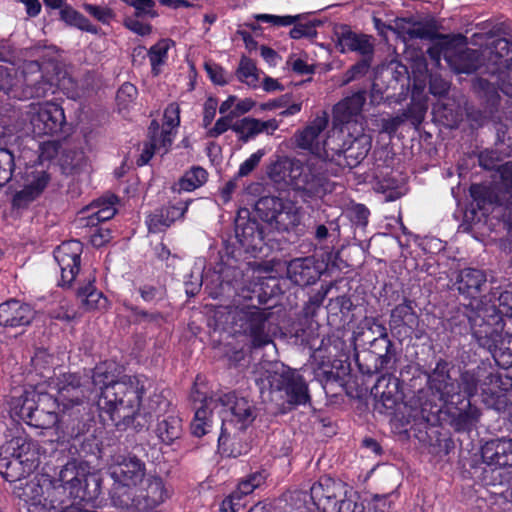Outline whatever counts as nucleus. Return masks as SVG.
Returning <instances> with one entry per match:
<instances>
[{
	"instance_id": "864d4df0",
	"label": "nucleus",
	"mask_w": 512,
	"mask_h": 512,
	"mask_svg": "<svg viewBox=\"0 0 512 512\" xmlns=\"http://www.w3.org/2000/svg\"><path fill=\"white\" fill-rule=\"evenodd\" d=\"M189 400L193 409L197 407H210L213 401L211 390L205 378L198 374L194 380L189 394Z\"/></svg>"
},
{
	"instance_id": "5701e85b",
	"label": "nucleus",
	"mask_w": 512,
	"mask_h": 512,
	"mask_svg": "<svg viewBox=\"0 0 512 512\" xmlns=\"http://www.w3.org/2000/svg\"><path fill=\"white\" fill-rule=\"evenodd\" d=\"M348 492L347 485L329 476L320 477L310 487V498L318 512L335 511L337 501Z\"/></svg>"
},
{
	"instance_id": "6e6552de",
	"label": "nucleus",
	"mask_w": 512,
	"mask_h": 512,
	"mask_svg": "<svg viewBox=\"0 0 512 512\" xmlns=\"http://www.w3.org/2000/svg\"><path fill=\"white\" fill-rule=\"evenodd\" d=\"M291 187L305 203L322 199L335 188L326 164L318 162L301 163Z\"/></svg>"
},
{
	"instance_id": "7c9ffc66",
	"label": "nucleus",
	"mask_w": 512,
	"mask_h": 512,
	"mask_svg": "<svg viewBox=\"0 0 512 512\" xmlns=\"http://www.w3.org/2000/svg\"><path fill=\"white\" fill-rule=\"evenodd\" d=\"M55 387L57 396L54 397L58 400L62 409L83 404L86 389L82 384L80 375L63 373L56 379Z\"/></svg>"
},
{
	"instance_id": "13d9d810",
	"label": "nucleus",
	"mask_w": 512,
	"mask_h": 512,
	"mask_svg": "<svg viewBox=\"0 0 512 512\" xmlns=\"http://www.w3.org/2000/svg\"><path fill=\"white\" fill-rule=\"evenodd\" d=\"M124 309L131 314V322L135 325L142 323H159L163 319V315L159 311H149L138 305L131 303L129 300L122 302Z\"/></svg>"
},
{
	"instance_id": "9d476101",
	"label": "nucleus",
	"mask_w": 512,
	"mask_h": 512,
	"mask_svg": "<svg viewBox=\"0 0 512 512\" xmlns=\"http://www.w3.org/2000/svg\"><path fill=\"white\" fill-rule=\"evenodd\" d=\"M270 313L257 306H244L235 309L232 315V328L235 333L247 336L253 348H262L272 343L267 331Z\"/></svg>"
},
{
	"instance_id": "c9c22d12",
	"label": "nucleus",
	"mask_w": 512,
	"mask_h": 512,
	"mask_svg": "<svg viewBox=\"0 0 512 512\" xmlns=\"http://www.w3.org/2000/svg\"><path fill=\"white\" fill-rule=\"evenodd\" d=\"M34 318L32 307L16 299L0 304V326L19 327L29 325Z\"/></svg>"
},
{
	"instance_id": "72a5a7b5",
	"label": "nucleus",
	"mask_w": 512,
	"mask_h": 512,
	"mask_svg": "<svg viewBox=\"0 0 512 512\" xmlns=\"http://www.w3.org/2000/svg\"><path fill=\"white\" fill-rule=\"evenodd\" d=\"M366 95V90H359L336 103L332 110L333 125L341 127L354 121L363 109Z\"/></svg>"
},
{
	"instance_id": "f257e3e1",
	"label": "nucleus",
	"mask_w": 512,
	"mask_h": 512,
	"mask_svg": "<svg viewBox=\"0 0 512 512\" xmlns=\"http://www.w3.org/2000/svg\"><path fill=\"white\" fill-rule=\"evenodd\" d=\"M92 383L99 388L97 406L100 417L111 421L118 431L132 428L136 432L147 424L140 423L138 407L142 402L145 386L138 375H123L115 380L106 362L97 364L92 370Z\"/></svg>"
},
{
	"instance_id": "774afa93",
	"label": "nucleus",
	"mask_w": 512,
	"mask_h": 512,
	"mask_svg": "<svg viewBox=\"0 0 512 512\" xmlns=\"http://www.w3.org/2000/svg\"><path fill=\"white\" fill-rule=\"evenodd\" d=\"M236 77L242 83L256 87L259 77L255 62L251 58L243 55L236 70Z\"/></svg>"
},
{
	"instance_id": "a878e982",
	"label": "nucleus",
	"mask_w": 512,
	"mask_h": 512,
	"mask_svg": "<svg viewBox=\"0 0 512 512\" xmlns=\"http://www.w3.org/2000/svg\"><path fill=\"white\" fill-rule=\"evenodd\" d=\"M454 369L452 362L438 359L435 368L428 374V386L430 390L439 396L440 400H447L457 395L458 381L451 376Z\"/></svg>"
},
{
	"instance_id": "393cba45",
	"label": "nucleus",
	"mask_w": 512,
	"mask_h": 512,
	"mask_svg": "<svg viewBox=\"0 0 512 512\" xmlns=\"http://www.w3.org/2000/svg\"><path fill=\"white\" fill-rule=\"evenodd\" d=\"M193 199L179 200L155 209L146 216L145 223L149 233L166 231L176 220L184 218Z\"/></svg>"
},
{
	"instance_id": "f03ea898",
	"label": "nucleus",
	"mask_w": 512,
	"mask_h": 512,
	"mask_svg": "<svg viewBox=\"0 0 512 512\" xmlns=\"http://www.w3.org/2000/svg\"><path fill=\"white\" fill-rule=\"evenodd\" d=\"M458 385L457 394L470 400L480 389L483 403L498 412L512 404V377L494 371L491 366L483 364L463 371Z\"/></svg>"
},
{
	"instance_id": "aec40b11",
	"label": "nucleus",
	"mask_w": 512,
	"mask_h": 512,
	"mask_svg": "<svg viewBox=\"0 0 512 512\" xmlns=\"http://www.w3.org/2000/svg\"><path fill=\"white\" fill-rule=\"evenodd\" d=\"M444 402L446 403L447 421L454 431L470 432L476 427L481 413L470 399L462 398L460 394H457Z\"/></svg>"
},
{
	"instance_id": "423d86ee",
	"label": "nucleus",
	"mask_w": 512,
	"mask_h": 512,
	"mask_svg": "<svg viewBox=\"0 0 512 512\" xmlns=\"http://www.w3.org/2000/svg\"><path fill=\"white\" fill-rule=\"evenodd\" d=\"M172 491L159 475H147L131 493L118 490L115 506L123 512H160L161 506L171 497Z\"/></svg>"
},
{
	"instance_id": "473e14b6",
	"label": "nucleus",
	"mask_w": 512,
	"mask_h": 512,
	"mask_svg": "<svg viewBox=\"0 0 512 512\" xmlns=\"http://www.w3.org/2000/svg\"><path fill=\"white\" fill-rule=\"evenodd\" d=\"M336 47L341 53L358 52L362 56L374 55V46L370 36L357 34L350 26L341 24L334 31Z\"/></svg>"
},
{
	"instance_id": "2eb2a0df",
	"label": "nucleus",
	"mask_w": 512,
	"mask_h": 512,
	"mask_svg": "<svg viewBox=\"0 0 512 512\" xmlns=\"http://www.w3.org/2000/svg\"><path fill=\"white\" fill-rule=\"evenodd\" d=\"M471 330L472 336L482 348L487 349L495 362L504 369L512 367V334L503 335V328L484 325Z\"/></svg>"
},
{
	"instance_id": "2f4dec72",
	"label": "nucleus",
	"mask_w": 512,
	"mask_h": 512,
	"mask_svg": "<svg viewBox=\"0 0 512 512\" xmlns=\"http://www.w3.org/2000/svg\"><path fill=\"white\" fill-rule=\"evenodd\" d=\"M469 193L472 198V206H474L473 211L477 209L483 216H488L496 208H502V216L507 221L505 195H501L498 190L490 186L478 183L471 184Z\"/></svg>"
},
{
	"instance_id": "de8ad7c7",
	"label": "nucleus",
	"mask_w": 512,
	"mask_h": 512,
	"mask_svg": "<svg viewBox=\"0 0 512 512\" xmlns=\"http://www.w3.org/2000/svg\"><path fill=\"white\" fill-rule=\"evenodd\" d=\"M301 163L298 159L281 158L270 165L268 175L274 182L283 181L292 185Z\"/></svg>"
},
{
	"instance_id": "680f3d73",
	"label": "nucleus",
	"mask_w": 512,
	"mask_h": 512,
	"mask_svg": "<svg viewBox=\"0 0 512 512\" xmlns=\"http://www.w3.org/2000/svg\"><path fill=\"white\" fill-rule=\"evenodd\" d=\"M319 329L320 326L318 323H315V327L313 323H311L307 329H301L296 333L301 343L314 353H321L325 346V338L321 337Z\"/></svg>"
},
{
	"instance_id": "9b49d317",
	"label": "nucleus",
	"mask_w": 512,
	"mask_h": 512,
	"mask_svg": "<svg viewBox=\"0 0 512 512\" xmlns=\"http://www.w3.org/2000/svg\"><path fill=\"white\" fill-rule=\"evenodd\" d=\"M491 303L490 309H483L482 306L479 310L470 309L467 314V323L470 330L477 326L482 328L484 325H489L492 328L496 324L504 328V317L512 319V292L508 290H500L496 288L488 295L484 296V305Z\"/></svg>"
},
{
	"instance_id": "a211bd4d",
	"label": "nucleus",
	"mask_w": 512,
	"mask_h": 512,
	"mask_svg": "<svg viewBox=\"0 0 512 512\" xmlns=\"http://www.w3.org/2000/svg\"><path fill=\"white\" fill-rule=\"evenodd\" d=\"M374 410L380 414L393 415L403 400L401 381L392 374H382L371 388Z\"/></svg>"
},
{
	"instance_id": "4468645a",
	"label": "nucleus",
	"mask_w": 512,
	"mask_h": 512,
	"mask_svg": "<svg viewBox=\"0 0 512 512\" xmlns=\"http://www.w3.org/2000/svg\"><path fill=\"white\" fill-rule=\"evenodd\" d=\"M30 123L36 137L66 138L70 134L63 107L52 101L40 104L38 110L31 116Z\"/></svg>"
},
{
	"instance_id": "412c9836",
	"label": "nucleus",
	"mask_w": 512,
	"mask_h": 512,
	"mask_svg": "<svg viewBox=\"0 0 512 512\" xmlns=\"http://www.w3.org/2000/svg\"><path fill=\"white\" fill-rule=\"evenodd\" d=\"M17 79L23 90L32 91L31 96L26 97H7L8 99L27 100L31 98H43L49 92H54L52 82L45 78L42 73V66L38 60L24 61L21 71L17 69Z\"/></svg>"
},
{
	"instance_id": "ea45409f",
	"label": "nucleus",
	"mask_w": 512,
	"mask_h": 512,
	"mask_svg": "<svg viewBox=\"0 0 512 512\" xmlns=\"http://www.w3.org/2000/svg\"><path fill=\"white\" fill-rule=\"evenodd\" d=\"M492 73H502L512 69V42L506 38L494 40L487 56Z\"/></svg>"
},
{
	"instance_id": "338daca9",
	"label": "nucleus",
	"mask_w": 512,
	"mask_h": 512,
	"mask_svg": "<svg viewBox=\"0 0 512 512\" xmlns=\"http://www.w3.org/2000/svg\"><path fill=\"white\" fill-rule=\"evenodd\" d=\"M330 288L331 283L322 282L320 288L309 296L302 310L303 316L306 319H313L316 316Z\"/></svg>"
},
{
	"instance_id": "cd10ccee",
	"label": "nucleus",
	"mask_w": 512,
	"mask_h": 512,
	"mask_svg": "<svg viewBox=\"0 0 512 512\" xmlns=\"http://www.w3.org/2000/svg\"><path fill=\"white\" fill-rule=\"evenodd\" d=\"M373 325L375 326L373 333H377L378 336L370 342L371 349L366 351L367 355L372 359H378L380 366L392 369L395 367L398 357L395 344L390 339L384 324L379 323L377 319H373Z\"/></svg>"
},
{
	"instance_id": "5fc2aeb1",
	"label": "nucleus",
	"mask_w": 512,
	"mask_h": 512,
	"mask_svg": "<svg viewBox=\"0 0 512 512\" xmlns=\"http://www.w3.org/2000/svg\"><path fill=\"white\" fill-rule=\"evenodd\" d=\"M502 188L498 189L501 195H505V216L507 222L512 221V162H506L498 169Z\"/></svg>"
},
{
	"instance_id": "f8f14e48",
	"label": "nucleus",
	"mask_w": 512,
	"mask_h": 512,
	"mask_svg": "<svg viewBox=\"0 0 512 512\" xmlns=\"http://www.w3.org/2000/svg\"><path fill=\"white\" fill-rule=\"evenodd\" d=\"M371 148L370 142L364 137L347 139L338 136L328 138L324 142V151L332 162L341 168L353 169L357 167L368 155Z\"/></svg>"
},
{
	"instance_id": "c756f323",
	"label": "nucleus",
	"mask_w": 512,
	"mask_h": 512,
	"mask_svg": "<svg viewBox=\"0 0 512 512\" xmlns=\"http://www.w3.org/2000/svg\"><path fill=\"white\" fill-rule=\"evenodd\" d=\"M0 455H10L35 469L38 462V444L23 432L6 440L0 446Z\"/></svg>"
},
{
	"instance_id": "6ab92c4d",
	"label": "nucleus",
	"mask_w": 512,
	"mask_h": 512,
	"mask_svg": "<svg viewBox=\"0 0 512 512\" xmlns=\"http://www.w3.org/2000/svg\"><path fill=\"white\" fill-rule=\"evenodd\" d=\"M82 243L79 240L62 242L54 250V258L59 265L61 278L58 286L64 289L72 288V285L80 271Z\"/></svg>"
},
{
	"instance_id": "603ef678",
	"label": "nucleus",
	"mask_w": 512,
	"mask_h": 512,
	"mask_svg": "<svg viewBox=\"0 0 512 512\" xmlns=\"http://www.w3.org/2000/svg\"><path fill=\"white\" fill-rule=\"evenodd\" d=\"M173 44L171 39L162 38L148 49L147 56L151 64V73L154 76L160 74L161 66L167 62L168 52Z\"/></svg>"
},
{
	"instance_id": "7ed1b4c3",
	"label": "nucleus",
	"mask_w": 512,
	"mask_h": 512,
	"mask_svg": "<svg viewBox=\"0 0 512 512\" xmlns=\"http://www.w3.org/2000/svg\"><path fill=\"white\" fill-rule=\"evenodd\" d=\"M266 225L240 208L234 220V236L224 241L223 257L239 262L256 258L266 245Z\"/></svg>"
},
{
	"instance_id": "bb28decb",
	"label": "nucleus",
	"mask_w": 512,
	"mask_h": 512,
	"mask_svg": "<svg viewBox=\"0 0 512 512\" xmlns=\"http://www.w3.org/2000/svg\"><path fill=\"white\" fill-rule=\"evenodd\" d=\"M172 146V136L169 131H160V124L153 119L147 129V140L143 143V149L136 160L139 167L149 163L152 157L159 153L164 155L169 152Z\"/></svg>"
},
{
	"instance_id": "49530a36",
	"label": "nucleus",
	"mask_w": 512,
	"mask_h": 512,
	"mask_svg": "<svg viewBox=\"0 0 512 512\" xmlns=\"http://www.w3.org/2000/svg\"><path fill=\"white\" fill-rule=\"evenodd\" d=\"M208 172L202 166L194 165L172 186L174 192H192L202 187L208 180Z\"/></svg>"
},
{
	"instance_id": "09e8293b",
	"label": "nucleus",
	"mask_w": 512,
	"mask_h": 512,
	"mask_svg": "<svg viewBox=\"0 0 512 512\" xmlns=\"http://www.w3.org/2000/svg\"><path fill=\"white\" fill-rule=\"evenodd\" d=\"M34 468L10 455H0V475L7 482H16L26 478Z\"/></svg>"
},
{
	"instance_id": "3c124183",
	"label": "nucleus",
	"mask_w": 512,
	"mask_h": 512,
	"mask_svg": "<svg viewBox=\"0 0 512 512\" xmlns=\"http://www.w3.org/2000/svg\"><path fill=\"white\" fill-rule=\"evenodd\" d=\"M273 217V215L271 216ZM300 224V214L297 207L291 202L286 200L283 209H280L271 225H274L278 231L290 232Z\"/></svg>"
},
{
	"instance_id": "b1692460",
	"label": "nucleus",
	"mask_w": 512,
	"mask_h": 512,
	"mask_svg": "<svg viewBox=\"0 0 512 512\" xmlns=\"http://www.w3.org/2000/svg\"><path fill=\"white\" fill-rule=\"evenodd\" d=\"M327 270V264L314 256L295 258L287 265V277L297 286L307 287L316 284Z\"/></svg>"
},
{
	"instance_id": "20e7f679",
	"label": "nucleus",
	"mask_w": 512,
	"mask_h": 512,
	"mask_svg": "<svg viewBox=\"0 0 512 512\" xmlns=\"http://www.w3.org/2000/svg\"><path fill=\"white\" fill-rule=\"evenodd\" d=\"M61 410L58 400L48 392L24 391L10 401V413L34 428L49 429L56 426Z\"/></svg>"
},
{
	"instance_id": "4be33fe9",
	"label": "nucleus",
	"mask_w": 512,
	"mask_h": 512,
	"mask_svg": "<svg viewBox=\"0 0 512 512\" xmlns=\"http://www.w3.org/2000/svg\"><path fill=\"white\" fill-rule=\"evenodd\" d=\"M145 463L136 456L124 459L121 463L113 467L111 476L114 479V485L111 492V499L115 505L116 492L123 488L124 493H131L135 486L146 478Z\"/></svg>"
},
{
	"instance_id": "4d7b16f0",
	"label": "nucleus",
	"mask_w": 512,
	"mask_h": 512,
	"mask_svg": "<svg viewBox=\"0 0 512 512\" xmlns=\"http://www.w3.org/2000/svg\"><path fill=\"white\" fill-rule=\"evenodd\" d=\"M285 201L286 200H283L275 196L261 197L256 202L255 209L264 222L272 224L274 217L271 216H276L278 211H280V209H283Z\"/></svg>"
},
{
	"instance_id": "0eeeda50",
	"label": "nucleus",
	"mask_w": 512,
	"mask_h": 512,
	"mask_svg": "<svg viewBox=\"0 0 512 512\" xmlns=\"http://www.w3.org/2000/svg\"><path fill=\"white\" fill-rule=\"evenodd\" d=\"M93 423L94 417L84 404L64 408L61 410V416L56 424L58 438L79 453H87V433Z\"/></svg>"
},
{
	"instance_id": "f3484780",
	"label": "nucleus",
	"mask_w": 512,
	"mask_h": 512,
	"mask_svg": "<svg viewBox=\"0 0 512 512\" xmlns=\"http://www.w3.org/2000/svg\"><path fill=\"white\" fill-rule=\"evenodd\" d=\"M16 52L7 40L0 42V102L4 97H26L31 96L32 91L23 90L17 79V69L14 64Z\"/></svg>"
},
{
	"instance_id": "e433bc0d",
	"label": "nucleus",
	"mask_w": 512,
	"mask_h": 512,
	"mask_svg": "<svg viewBox=\"0 0 512 512\" xmlns=\"http://www.w3.org/2000/svg\"><path fill=\"white\" fill-rule=\"evenodd\" d=\"M346 370L340 365L322 362L314 368V377L321 384L327 395H338L344 390L346 384Z\"/></svg>"
},
{
	"instance_id": "39448f33",
	"label": "nucleus",
	"mask_w": 512,
	"mask_h": 512,
	"mask_svg": "<svg viewBox=\"0 0 512 512\" xmlns=\"http://www.w3.org/2000/svg\"><path fill=\"white\" fill-rule=\"evenodd\" d=\"M261 394L268 390L270 394L279 393L288 404L293 406L306 405L311 401L308 383L296 369L275 364L264 370L256 379Z\"/></svg>"
},
{
	"instance_id": "dca6fc26",
	"label": "nucleus",
	"mask_w": 512,
	"mask_h": 512,
	"mask_svg": "<svg viewBox=\"0 0 512 512\" xmlns=\"http://www.w3.org/2000/svg\"><path fill=\"white\" fill-rule=\"evenodd\" d=\"M487 286V274L484 270L472 267H466L458 271L453 287L459 295L469 300L467 305H463L464 318L467 320L469 310H479L484 305V296L482 293Z\"/></svg>"
},
{
	"instance_id": "e2e57ef3",
	"label": "nucleus",
	"mask_w": 512,
	"mask_h": 512,
	"mask_svg": "<svg viewBox=\"0 0 512 512\" xmlns=\"http://www.w3.org/2000/svg\"><path fill=\"white\" fill-rule=\"evenodd\" d=\"M191 422V432L196 437L206 435L212 427L213 412L210 407H197Z\"/></svg>"
},
{
	"instance_id": "c85d7f7f",
	"label": "nucleus",
	"mask_w": 512,
	"mask_h": 512,
	"mask_svg": "<svg viewBox=\"0 0 512 512\" xmlns=\"http://www.w3.org/2000/svg\"><path fill=\"white\" fill-rule=\"evenodd\" d=\"M413 304V300L404 297L403 302L391 310L389 328L394 336L408 337L418 327L419 316Z\"/></svg>"
},
{
	"instance_id": "bf43d9fd",
	"label": "nucleus",
	"mask_w": 512,
	"mask_h": 512,
	"mask_svg": "<svg viewBox=\"0 0 512 512\" xmlns=\"http://www.w3.org/2000/svg\"><path fill=\"white\" fill-rule=\"evenodd\" d=\"M50 181V175L46 171L37 172L33 179L17 193V197L28 201L37 198L47 187Z\"/></svg>"
},
{
	"instance_id": "1a4fd4ad",
	"label": "nucleus",
	"mask_w": 512,
	"mask_h": 512,
	"mask_svg": "<svg viewBox=\"0 0 512 512\" xmlns=\"http://www.w3.org/2000/svg\"><path fill=\"white\" fill-rule=\"evenodd\" d=\"M58 488H63L70 500L77 503H91L100 494V480L93 474L79 469L75 461H69L59 472Z\"/></svg>"
},
{
	"instance_id": "58836bf2",
	"label": "nucleus",
	"mask_w": 512,
	"mask_h": 512,
	"mask_svg": "<svg viewBox=\"0 0 512 512\" xmlns=\"http://www.w3.org/2000/svg\"><path fill=\"white\" fill-rule=\"evenodd\" d=\"M408 34L411 38L415 39L437 41V44L440 45L441 48H453L457 40L464 39V36L461 34L451 35L440 33L434 20L416 23L408 30Z\"/></svg>"
},
{
	"instance_id": "c03bdc74",
	"label": "nucleus",
	"mask_w": 512,
	"mask_h": 512,
	"mask_svg": "<svg viewBox=\"0 0 512 512\" xmlns=\"http://www.w3.org/2000/svg\"><path fill=\"white\" fill-rule=\"evenodd\" d=\"M117 202L118 197L114 194L94 200L90 206L92 213L86 218V226L97 227L100 223L113 218L117 211L115 207Z\"/></svg>"
},
{
	"instance_id": "6e6d98bb",
	"label": "nucleus",
	"mask_w": 512,
	"mask_h": 512,
	"mask_svg": "<svg viewBox=\"0 0 512 512\" xmlns=\"http://www.w3.org/2000/svg\"><path fill=\"white\" fill-rule=\"evenodd\" d=\"M31 366L41 378L51 379L54 375V357L47 349L40 348L31 358Z\"/></svg>"
},
{
	"instance_id": "4c0bfd02",
	"label": "nucleus",
	"mask_w": 512,
	"mask_h": 512,
	"mask_svg": "<svg viewBox=\"0 0 512 512\" xmlns=\"http://www.w3.org/2000/svg\"><path fill=\"white\" fill-rule=\"evenodd\" d=\"M481 456L490 466L512 467V439L497 438L486 442L481 448Z\"/></svg>"
},
{
	"instance_id": "a19ab883",
	"label": "nucleus",
	"mask_w": 512,
	"mask_h": 512,
	"mask_svg": "<svg viewBox=\"0 0 512 512\" xmlns=\"http://www.w3.org/2000/svg\"><path fill=\"white\" fill-rule=\"evenodd\" d=\"M154 432L162 444L171 446L182 436V419L177 412L164 414L163 418L157 420Z\"/></svg>"
},
{
	"instance_id": "a18cd8bd",
	"label": "nucleus",
	"mask_w": 512,
	"mask_h": 512,
	"mask_svg": "<svg viewBox=\"0 0 512 512\" xmlns=\"http://www.w3.org/2000/svg\"><path fill=\"white\" fill-rule=\"evenodd\" d=\"M139 406H141V404ZM145 409L147 411L142 414L140 412V407H138V413L140 415L138 421L140 423H143L145 421L147 422V424L141 430L148 427L153 416L156 417L158 420L163 418L164 414H168L170 412H177L176 408L172 405L171 401L163 394V392L152 394L148 399L147 406Z\"/></svg>"
},
{
	"instance_id": "0e129e2a",
	"label": "nucleus",
	"mask_w": 512,
	"mask_h": 512,
	"mask_svg": "<svg viewBox=\"0 0 512 512\" xmlns=\"http://www.w3.org/2000/svg\"><path fill=\"white\" fill-rule=\"evenodd\" d=\"M232 131L236 133L238 141L248 143L260 134L256 118L244 117L233 123Z\"/></svg>"
},
{
	"instance_id": "f704fd0d",
	"label": "nucleus",
	"mask_w": 512,
	"mask_h": 512,
	"mask_svg": "<svg viewBox=\"0 0 512 512\" xmlns=\"http://www.w3.org/2000/svg\"><path fill=\"white\" fill-rule=\"evenodd\" d=\"M245 431L233 429L232 426L221 425L218 437V452L222 457L237 458L249 452L250 445L244 439Z\"/></svg>"
},
{
	"instance_id": "37998d69",
	"label": "nucleus",
	"mask_w": 512,
	"mask_h": 512,
	"mask_svg": "<svg viewBox=\"0 0 512 512\" xmlns=\"http://www.w3.org/2000/svg\"><path fill=\"white\" fill-rule=\"evenodd\" d=\"M96 279H89L84 285L76 291L77 298L85 311H104L108 309L109 301L103 292L95 286Z\"/></svg>"
},
{
	"instance_id": "69168bd1",
	"label": "nucleus",
	"mask_w": 512,
	"mask_h": 512,
	"mask_svg": "<svg viewBox=\"0 0 512 512\" xmlns=\"http://www.w3.org/2000/svg\"><path fill=\"white\" fill-rule=\"evenodd\" d=\"M373 155L375 159L372 167L373 177L379 182L388 181L386 177L392 172L393 158L389 157L385 149L375 150Z\"/></svg>"
},
{
	"instance_id": "79ce46f5",
	"label": "nucleus",
	"mask_w": 512,
	"mask_h": 512,
	"mask_svg": "<svg viewBox=\"0 0 512 512\" xmlns=\"http://www.w3.org/2000/svg\"><path fill=\"white\" fill-rule=\"evenodd\" d=\"M17 496L22 502L20 506L27 512H47L46 498L43 487L37 482H26L23 487L17 490Z\"/></svg>"
},
{
	"instance_id": "052dcab7",
	"label": "nucleus",
	"mask_w": 512,
	"mask_h": 512,
	"mask_svg": "<svg viewBox=\"0 0 512 512\" xmlns=\"http://www.w3.org/2000/svg\"><path fill=\"white\" fill-rule=\"evenodd\" d=\"M478 93L484 101L485 108L490 112L498 114V108L500 106V94L497 87L486 79L480 78L477 82Z\"/></svg>"
},
{
	"instance_id": "ddd939ff",
	"label": "nucleus",
	"mask_w": 512,
	"mask_h": 512,
	"mask_svg": "<svg viewBox=\"0 0 512 512\" xmlns=\"http://www.w3.org/2000/svg\"><path fill=\"white\" fill-rule=\"evenodd\" d=\"M216 401L224 408L222 424L233 429L247 430L258 416L253 400L235 390L219 395Z\"/></svg>"
},
{
	"instance_id": "8fccbe9b",
	"label": "nucleus",
	"mask_w": 512,
	"mask_h": 512,
	"mask_svg": "<svg viewBox=\"0 0 512 512\" xmlns=\"http://www.w3.org/2000/svg\"><path fill=\"white\" fill-rule=\"evenodd\" d=\"M59 18L67 26L77 28L83 32H88L93 35H98L101 30L98 26L93 25L86 16L69 4L59 11Z\"/></svg>"
}]
</instances>
